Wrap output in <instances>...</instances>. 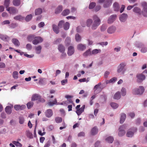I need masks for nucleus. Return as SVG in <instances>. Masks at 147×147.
<instances>
[{"mask_svg":"<svg viewBox=\"0 0 147 147\" xmlns=\"http://www.w3.org/2000/svg\"><path fill=\"white\" fill-rule=\"evenodd\" d=\"M93 20L88 19L87 20L86 24L88 27L91 26L92 30H95L100 25L101 21L99 18L96 15H94L92 17Z\"/></svg>","mask_w":147,"mask_h":147,"instance_id":"nucleus-1","label":"nucleus"},{"mask_svg":"<svg viewBox=\"0 0 147 147\" xmlns=\"http://www.w3.org/2000/svg\"><path fill=\"white\" fill-rule=\"evenodd\" d=\"M126 64L125 63H121L118 66L117 72L121 75H123L126 70L125 66Z\"/></svg>","mask_w":147,"mask_h":147,"instance_id":"nucleus-2","label":"nucleus"},{"mask_svg":"<svg viewBox=\"0 0 147 147\" xmlns=\"http://www.w3.org/2000/svg\"><path fill=\"white\" fill-rule=\"evenodd\" d=\"M126 126L125 125H121L119 127L117 131L118 135L119 137H122L125 135L126 133Z\"/></svg>","mask_w":147,"mask_h":147,"instance_id":"nucleus-3","label":"nucleus"},{"mask_svg":"<svg viewBox=\"0 0 147 147\" xmlns=\"http://www.w3.org/2000/svg\"><path fill=\"white\" fill-rule=\"evenodd\" d=\"M144 90V88L140 86L139 88H136L132 90V93L135 95H141L142 94Z\"/></svg>","mask_w":147,"mask_h":147,"instance_id":"nucleus-4","label":"nucleus"},{"mask_svg":"<svg viewBox=\"0 0 147 147\" xmlns=\"http://www.w3.org/2000/svg\"><path fill=\"white\" fill-rule=\"evenodd\" d=\"M147 74V71H144L142 73L138 74L136 75L137 81L138 82H141L146 78L145 75L144 74Z\"/></svg>","mask_w":147,"mask_h":147,"instance_id":"nucleus-5","label":"nucleus"},{"mask_svg":"<svg viewBox=\"0 0 147 147\" xmlns=\"http://www.w3.org/2000/svg\"><path fill=\"white\" fill-rule=\"evenodd\" d=\"M137 129L136 128H134L133 129L128 130L126 134L127 137L129 138L132 137L134 135V133L137 131Z\"/></svg>","mask_w":147,"mask_h":147,"instance_id":"nucleus-6","label":"nucleus"},{"mask_svg":"<svg viewBox=\"0 0 147 147\" xmlns=\"http://www.w3.org/2000/svg\"><path fill=\"white\" fill-rule=\"evenodd\" d=\"M43 40V39L40 36H36L34 37V40L32 41V43L33 44L36 45L41 43Z\"/></svg>","mask_w":147,"mask_h":147,"instance_id":"nucleus-7","label":"nucleus"},{"mask_svg":"<svg viewBox=\"0 0 147 147\" xmlns=\"http://www.w3.org/2000/svg\"><path fill=\"white\" fill-rule=\"evenodd\" d=\"M117 17L116 14H113L109 16L107 20V22L109 24H111L115 21Z\"/></svg>","mask_w":147,"mask_h":147,"instance_id":"nucleus-8","label":"nucleus"},{"mask_svg":"<svg viewBox=\"0 0 147 147\" xmlns=\"http://www.w3.org/2000/svg\"><path fill=\"white\" fill-rule=\"evenodd\" d=\"M138 47L141 48L140 51L142 53H145L147 52V47L141 43L139 44Z\"/></svg>","mask_w":147,"mask_h":147,"instance_id":"nucleus-9","label":"nucleus"},{"mask_svg":"<svg viewBox=\"0 0 147 147\" xmlns=\"http://www.w3.org/2000/svg\"><path fill=\"white\" fill-rule=\"evenodd\" d=\"M77 48L78 50L82 51L86 49V45L85 44L80 43L77 45Z\"/></svg>","mask_w":147,"mask_h":147,"instance_id":"nucleus-10","label":"nucleus"},{"mask_svg":"<svg viewBox=\"0 0 147 147\" xmlns=\"http://www.w3.org/2000/svg\"><path fill=\"white\" fill-rule=\"evenodd\" d=\"M128 17L127 14L123 13L121 14L119 18L120 20L122 22H124L126 20Z\"/></svg>","mask_w":147,"mask_h":147,"instance_id":"nucleus-11","label":"nucleus"},{"mask_svg":"<svg viewBox=\"0 0 147 147\" xmlns=\"http://www.w3.org/2000/svg\"><path fill=\"white\" fill-rule=\"evenodd\" d=\"M116 30V27L113 26H111L109 27L107 30V32L109 34H112L114 33Z\"/></svg>","mask_w":147,"mask_h":147,"instance_id":"nucleus-12","label":"nucleus"},{"mask_svg":"<svg viewBox=\"0 0 147 147\" xmlns=\"http://www.w3.org/2000/svg\"><path fill=\"white\" fill-rule=\"evenodd\" d=\"M45 113L46 117L50 118L52 116L53 112L52 110L48 109L46 111Z\"/></svg>","mask_w":147,"mask_h":147,"instance_id":"nucleus-13","label":"nucleus"},{"mask_svg":"<svg viewBox=\"0 0 147 147\" xmlns=\"http://www.w3.org/2000/svg\"><path fill=\"white\" fill-rule=\"evenodd\" d=\"M74 47L72 46H70L68 48L67 54L69 56H71L74 53Z\"/></svg>","mask_w":147,"mask_h":147,"instance_id":"nucleus-14","label":"nucleus"},{"mask_svg":"<svg viewBox=\"0 0 147 147\" xmlns=\"http://www.w3.org/2000/svg\"><path fill=\"white\" fill-rule=\"evenodd\" d=\"M26 108V106L25 105H22L20 106V105H15L14 106V108L16 111H18L20 110H23Z\"/></svg>","mask_w":147,"mask_h":147,"instance_id":"nucleus-15","label":"nucleus"},{"mask_svg":"<svg viewBox=\"0 0 147 147\" xmlns=\"http://www.w3.org/2000/svg\"><path fill=\"white\" fill-rule=\"evenodd\" d=\"M126 117V114L122 113L120 114V122L121 123H123L125 121Z\"/></svg>","mask_w":147,"mask_h":147,"instance_id":"nucleus-16","label":"nucleus"},{"mask_svg":"<svg viewBox=\"0 0 147 147\" xmlns=\"http://www.w3.org/2000/svg\"><path fill=\"white\" fill-rule=\"evenodd\" d=\"M7 11H9L10 13H14L17 12V11L14 7H9L6 9Z\"/></svg>","mask_w":147,"mask_h":147,"instance_id":"nucleus-17","label":"nucleus"},{"mask_svg":"<svg viewBox=\"0 0 147 147\" xmlns=\"http://www.w3.org/2000/svg\"><path fill=\"white\" fill-rule=\"evenodd\" d=\"M52 29L54 32L56 34H58L59 32V28L58 26L55 24H53L52 26Z\"/></svg>","mask_w":147,"mask_h":147,"instance_id":"nucleus-18","label":"nucleus"},{"mask_svg":"<svg viewBox=\"0 0 147 147\" xmlns=\"http://www.w3.org/2000/svg\"><path fill=\"white\" fill-rule=\"evenodd\" d=\"M112 0H106L104 4L103 7L105 8L109 7L111 4Z\"/></svg>","mask_w":147,"mask_h":147,"instance_id":"nucleus-19","label":"nucleus"},{"mask_svg":"<svg viewBox=\"0 0 147 147\" xmlns=\"http://www.w3.org/2000/svg\"><path fill=\"white\" fill-rule=\"evenodd\" d=\"M85 107V105H83L80 109L76 110V112L78 115H80L84 111Z\"/></svg>","mask_w":147,"mask_h":147,"instance_id":"nucleus-20","label":"nucleus"},{"mask_svg":"<svg viewBox=\"0 0 147 147\" xmlns=\"http://www.w3.org/2000/svg\"><path fill=\"white\" fill-rule=\"evenodd\" d=\"M40 98V96L37 94H33L31 98V100L32 101L38 100Z\"/></svg>","mask_w":147,"mask_h":147,"instance_id":"nucleus-21","label":"nucleus"},{"mask_svg":"<svg viewBox=\"0 0 147 147\" xmlns=\"http://www.w3.org/2000/svg\"><path fill=\"white\" fill-rule=\"evenodd\" d=\"M92 55V53L91 52L90 49H89L87 50L83 54V55L85 57H86L88 56H91Z\"/></svg>","mask_w":147,"mask_h":147,"instance_id":"nucleus-22","label":"nucleus"},{"mask_svg":"<svg viewBox=\"0 0 147 147\" xmlns=\"http://www.w3.org/2000/svg\"><path fill=\"white\" fill-rule=\"evenodd\" d=\"M13 106L12 105L11 107L7 106L5 108V111L6 113L8 114H10L11 113V108H13Z\"/></svg>","mask_w":147,"mask_h":147,"instance_id":"nucleus-23","label":"nucleus"},{"mask_svg":"<svg viewBox=\"0 0 147 147\" xmlns=\"http://www.w3.org/2000/svg\"><path fill=\"white\" fill-rule=\"evenodd\" d=\"M106 141L109 143H112L114 141V138L113 136H109L105 139Z\"/></svg>","mask_w":147,"mask_h":147,"instance_id":"nucleus-24","label":"nucleus"},{"mask_svg":"<svg viewBox=\"0 0 147 147\" xmlns=\"http://www.w3.org/2000/svg\"><path fill=\"white\" fill-rule=\"evenodd\" d=\"M0 38L3 40H7L9 39V38L6 35L0 34Z\"/></svg>","mask_w":147,"mask_h":147,"instance_id":"nucleus-25","label":"nucleus"},{"mask_svg":"<svg viewBox=\"0 0 147 147\" xmlns=\"http://www.w3.org/2000/svg\"><path fill=\"white\" fill-rule=\"evenodd\" d=\"M98 132V129L96 127H93L91 130V134L92 135H94L96 134Z\"/></svg>","mask_w":147,"mask_h":147,"instance_id":"nucleus-26","label":"nucleus"},{"mask_svg":"<svg viewBox=\"0 0 147 147\" xmlns=\"http://www.w3.org/2000/svg\"><path fill=\"white\" fill-rule=\"evenodd\" d=\"M133 11L139 15H140L141 13L140 9L138 7H135L133 9Z\"/></svg>","mask_w":147,"mask_h":147,"instance_id":"nucleus-27","label":"nucleus"},{"mask_svg":"<svg viewBox=\"0 0 147 147\" xmlns=\"http://www.w3.org/2000/svg\"><path fill=\"white\" fill-rule=\"evenodd\" d=\"M58 49L60 52H65V47L62 45L60 44L58 46Z\"/></svg>","mask_w":147,"mask_h":147,"instance_id":"nucleus-28","label":"nucleus"},{"mask_svg":"<svg viewBox=\"0 0 147 147\" xmlns=\"http://www.w3.org/2000/svg\"><path fill=\"white\" fill-rule=\"evenodd\" d=\"M121 96L120 92L119 91L116 92L113 96V98L115 99L118 100L121 98Z\"/></svg>","mask_w":147,"mask_h":147,"instance_id":"nucleus-29","label":"nucleus"},{"mask_svg":"<svg viewBox=\"0 0 147 147\" xmlns=\"http://www.w3.org/2000/svg\"><path fill=\"white\" fill-rule=\"evenodd\" d=\"M113 7L115 11H118L119 10V5L117 3L115 2L113 4Z\"/></svg>","mask_w":147,"mask_h":147,"instance_id":"nucleus-30","label":"nucleus"},{"mask_svg":"<svg viewBox=\"0 0 147 147\" xmlns=\"http://www.w3.org/2000/svg\"><path fill=\"white\" fill-rule=\"evenodd\" d=\"M48 105L50 106H52L54 105H58L57 104V101L56 99H55L53 101H49V102L48 103Z\"/></svg>","mask_w":147,"mask_h":147,"instance_id":"nucleus-31","label":"nucleus"},{"mask_svg":"<svg viewBox=\"0 0 147 147\" xmlns=\"http://www.w3.org/2000/svg\"><path fill=\"white\" fill-rule=\"evenodd\" d=\"M13 43L16 46H19L20 43L18 40L16 38L13 39L12 40Z\"/></svg>","mask_w":147,"mask_h":147,"instance_id":"nucleus-32","label":"nucleus"},{"mask_svg":"<svg viewBox=\"0 0 147 147\" xmlns=\"http://www.w3.org/2000/svg\"><path fill=\"white\" fill-rule=\"evenodd\" d=\"M24 18L21 15H18L14 17V19L16 20L22 21L24 19Z\"/></svg>","mask_w":147,"mask_h":147,"instance_id":"nucleus-33","label":"nucleus"},{"mask_svg":"<svg viewBox=\"0 0 147 147\" xmlns=\"http://www.w3.org/2000/svg\"><path fill=\"white\" fill-rule=\"evenodd\" d=\"M63 9V7L61 5L59 6L56 9L55 13L56 14H58L61 12Z\"/></svg>","mask_w":147,"mask_h":147,"instance_id":"nucleus-34","label":"nucleus"},{"mask_svg":"<svg viewBox=\"0 0 147 147\" xmlns=\"http://www.w3.org/2000/svg\"><path fill=\"white\" fill-rule=\"evenodd\" d=\"M41 49L42 47L40 45L36 47L35 51L36 53L37 54H40L41 52Z\"/></svg>","mask_w":147,"mask_h":147,"instance_id":"nucleus-35","label":"nucleus"},{"mask_svg":"<svg viewBox=\"0 0 147 147\" xmlns=\"http://www.w3.org/2000/svg\"><path fill=\"white\" fill-rule=\"evenodd\" d=\"M20 0H13V5L16 6H19L20 5Z\"/></svg>","mask_w":147,"mask_h":147,"instance_id":"nucleus-36","label":"nucleus"},{"mask_svg":"<svg viewBox=\"0 0 147 147\" xmlns=\"http://www.w3.org/2000/svg\"><path fill=\"white\" fill-rule=\"evenodd\" d=\"M101 52V50L100 49H95L93 50L91 52L92 55H96L98 53H100Z\"/></svg>","mask_w":147,"mask_h":147,"instance_id":"nucleus-37","label":"nucleus"},{"mask_svg":"<svg viewBox=\"0 0 147 147\" xmlns=\"http://www.w3.org/2000/svg\"><path fill=\"white\" fill-rule=\"evenodd\" d=\"M42 9L40 8H38L35 11V15H36L40 14L42 13Z\"/></svg>","mask_w":147,"mask_h":147,"instance_id":"nucleus-38","label":"nucleus"},{"mask_svg":"<svg viewBox=\"0 0 147 147\" xmlns=\"http://www.w3.org/2000/svg\"><path fill=\"white\" fill-rule=\"evenodd\" d=\"M70 12V10L68 9H66L63 11L62 13L63 16H66L68 15Z\"/></svg>","mask_w":147,"mask_h":147,"instance_id":"nucleus-39","label":"nucleus"},{"mask_svg":"<svg viewBox=\"0 0 147 147\" xmlns=\"http://www.w3.org/2000/svg\"><path fill=\"white\" fill-rule=\"evenodd\" d=\"M32 17L33 16L31 14L28 15L26 16L25 20L26 22H29L32 19Z\"/></svg>","mask_w":147,"mask_h":147,"instance_id":"nucleus-40","label":"nucleus"},{"mask_svg":"<svg viewBox=\"0 0 147 147\" xmlns=\"http://www.w3.org/2000/svg\"><path fill=\"white\" fill-rule=\"evenodd\" d=\"M110 105L111 107L113 109H116L118 107V105L115 102H112L110 103Z\"/></svg>","mask_w":147,"mask_h":147,"instance_id":"nucleus-41","label":"nucleus"},{"mask_svg":"<svg viewBox=\"0 0 147 147\" xmlns=\"http://www.w3.org/2000/svg\"><path fill=\"white\" fill-rule=\"evenodd\" d=\"M64 29L65 30H67L68 29L69 27V24L68 22H66L63 25Z\"/></svg>","mask_w":147,"mask_h":147,"instance_id":"nucleus-42","label":"nucleus"},{"mask_svg":"<svg viewBox=\"0 0 147 147\" xmlns=\"http://www.w3.org/2000/svg\"><path fill=\"white\" fill-rule=\"evenodd\" d=\"M18 72L16 71H14L12 74L13 78L15 79H17L18 78Z\"/></svg>","mask_w":147,"mask_h":147,"instance_id":"nucleus-43","label":"nucleus"},{"mask_svg":"<svg viewBox=\"0 0 147 147\" xmlns=\"http://www.w3.org/2000/svg\"><path fill=\"white\" fill-rule=\"evenodd\" d=\"M19 123L20 124H23L24 122V119L22 116H20L19 118Z\"/></svg>","mask_w":147,"mask_h":147,"instance_id":"nucleus-44","label":"nucleus"},{"mask_svg":"<svg viewBox=\"0 0 147 147\" xmlns=\"http://www.w3.org/2000/svg\"><path fill=\"white\" fill-rule=\"evenodd\" d=\"M81 37L78 34H77L75 35V39L77 42H80L81 40Z\"/></svg>","mask_w":147,"mask_h":147,"instance_id":"nucleus-45","label":"nucleus"},{"mask_svg":"<svg viewBox=\"0 0 147 147\" xmlns=\"http://www.w3.org/2000/svg\"><path fill=\"white\" fill-rule=\"evenodd\" d=\"M121 93L122 96H125L126 94V89L124 88H122L121 89Z\"/></svg>","mask_w":147,"mask_h":147,"instance_id":"nucleus-46","label":"nucleus"},{"mask_svg":"<svg viewBox=\"0 0 147 147\" xmlns=\"http://www.w3.org/2000/svg\"><path fill=\"white\" fill-rule=\"evenodd\" d=\"M71 42V39L69 37H67L65 40V43L67 46H68Z\"/></svg>","mask_w":147,"mask_h":147,"instance_id":"nucleus-47","label":"nucleus"},{"mask_svg":"<svg viewBox=\"0 0 147 147\" xmlns=\"http://www.w3.org/2000/svg\"><path fill=\"white\" fill-rule=\"evenodd\" d=\"M26 134L28 137L30 138H33L32 134L29 131H26Z\"/></svg>","mask_w":147,"mask_h":147,"instance_id":"nucleus-48","label":"nucleus"},{"mask_svg":"<svg viewBox=\"0 0 147 147\" xmlns=\"http://www.w3.org/2000/svg\"><path fill=\"white\" fill-rule=\"evenodd\" d=\"M12 142L13 144L15 145L16 146L21 147L22 146V144L18 142L13 141H12Z\"/></svg>","mask_w":147,"mask_h":147,"instance_id":"nucleus-49","label":"nucleus"},{"mask_svg":"<svg viewBox=\"0 0 147 147\" xmlns=\"http://www.w3.org/2000/svg\"><path fill=\"white\" fill-rule=\"evenodd\" d=\"M96 3L95 2H92L90 3L89 6V8L90 9H93L95 6Z\"/></svg>","mask_w":147,"mask_h":147,"instance_id":"nucleus-50","label":"nucleus"},{"mask_svg":"<svg viewBox=\"0 0 147 147\" xmlns=\"http://www.w3.org/2000/svg\"><path fill=\"white\" fill-rule=\"evenodd\" d=\"M64 21L63 20H62L60 21L58 24V27L59 28H61L62 27L63 25L64 24Z\"/></svg>","mask_w":147,"mask_h":147,"instance_id":"nucleus-51","label":"nucleus"},{"mask_svg":"<svg viewBox=\"0 0 147 147\" xmlns=\"http://www.w3.org/2000/svg\"><path fill=\"white\" fill-rule=\"evenodd\" d=\"M9 3L10 0H5L4 1V5L7 9L8 8V7L9 5Z\"/></svg>","mask_w":147,"mask_h":147,"instance_id":"nucleus-52","label":"nucleus"},{"mask_svg":"<svg viewBox=\"0 0 147 147\" xmlns=\"http://www.w3.org/2000/svg\"><path fill=\"white\" fill-rule=\"evenodd\" d=\"M55 121L57 123H59L62 121V119L61 117H56L55 119Z\"/></svg>","mask_w":147,"mask_h":147,"instance_id":"nucleus-53","label":"nucleus"},{"mask_svg":"<svg viewBox=\"0 0 147 147\" xmlns=\"http://www.w3.org/2000/svg\"><path fill=\"white\" fill-rule=\"evenodd\" d=\"M33 102H30L27 104V108L28 109H30L33 106Z\"/></svg>","mask_w":147,"mask_h":147,"instance_id":"nucleus-54","label":"nucleus"},{"mask_svg":"<svg viewBox=\"0 0 147 147\" xmlns=\"http://www.w3.org/2000/svg\"><path fill=\"white\" fill-rule=\"evenodd\" d=\"M141 5L143 8V9H144L147 8V3L146 2L144 1L141 3Z\"/></svg>","mask_w":147,"mask_h":147,"instance_id":"nucleus-55","label":"nucleus"},{"mask_svg":"<svg viewBox=\"0 0 147 147\" xmlns=\"http://www.w3.org/2000/svg\"><path fill=\"white\" fill-rule=\"evenodd\" d=\"M107 26L106 25L103 24L101 26L100 30L101 31H105L107 29Z\"/></svg>","mask_w":147,"mask_h":147,"instance_id":"nucleus-56","label":"nucleus"},{"mask_svg":"<svg viewBox=\"0 0 147 147\" xmlns=\"http://www.w3.org/2000/svg\"><path fill=\"white\" fill-rule=\"evenodd\" d=\"M34 37L33 35H30L28 37L27 39L29 41H31L33 38H34Z\"/></svg>","mask_w":147,"mask_h":147,"instance_id":"nucleus-57","label":"nucleus"},{"mask_svg":"<svg viewBox=\"0 0 147 147\" xmlns=\"http://www.w3.org/2000/svg\"><path fill=\"white\" fill-rule=\"evenodd\" d=\"M26 48L28 50H30L32 49V46L30 44H28L26 45Z\"/></svg>","mask_w":147,"mask_h":147,"instance_id":"nucleus-58","label":"nucleus"},{"mask_svg":"<svg viewBox=\"0 0 147 147\" xmlns=\"http://www.w3.org/2000/svg\"><path fill=\"white\" fill-rule=\"evenodd\" d=\"M10 23V22L9 20H5L2 22L1 24L2 25L9 24Z\"/></svg>","mask_w":147,"mask_h":147,"instance_id":"nucleus-59","label":"nucleus"},{"mask_svg":"<svg viewBox=\"0 0 147 147\" xmlns=\"http://www.w3.org/2000/svg\"><path fill=\"white\" fill-rule=\"evenodd\" d=\"M45 23L43 22H40L38 25V27L40 28L43 27L45 26Z\"/></svg>","mask_w":147,"mask_h":147,"instance_id":"nucleus-60","label":"nucleus"},{"mask_svg":"<svg viewBox=\"0 0 147 147\" xmlns=\"http://www.w3.org/2000/svg\"><path fill=\"white\" fill-rule=\"evenodd\" d=\"M6 65L3 62L0 63V68H5Z\"/></svg>","mask_w":147,"mask_h":147,"instance_id":"nucleus-61","label":"nucleus"},{"mask_svg":"<svg viewBox=\"0 0 147 147\" xmlns=\"http://www.w3.org/2000/svg\"><path fill=\"white\" fill-rule=\"evenodd\" d=\"M108 43L107 42H100L99 43V44L100 45H102V46H106L108 45Z\"/></svg>","mask_w":147,"mask_h":147,"instance_id":"nucleus-62","label":"nucleus"},{"mask_svg":"<svg viewBox=\"0 0 147 147\" xmlns=\"http://www.w3.org/2000/svg\"><path fill=\"white\" fill-rule=\"evenodd\" d=\"M109 74H110L109 71H106L105 72L104 74L105 77L106 78H107L108 77V76Z\"/></svg>","mask_w":147,"mask_h":147,"instance_id":"nucleus-63","label":"nucleus"},{"mask_svg":"<svg viewBox=\"0 0 147 147\" xmlns=\"http://www.w3.org/2000/svg\"><path fill=\"white\" fill-rule=\"evenodd\" d=\"M51 144V142L50 141H48L45 144L44 147H49Z\"/></svg>","mask_w":147,"mask_h":147,"instance_id":"nucleus-64","label":"nucleus"}]
</instances>
